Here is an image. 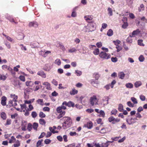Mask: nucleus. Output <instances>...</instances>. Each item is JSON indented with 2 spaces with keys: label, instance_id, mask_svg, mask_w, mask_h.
I'll return each mask as SVG.
<instances>
[{
  "label": "nucleus",
  "instance_id": "obj_1",
  "mask_svg": "<svg viewBox=\"0 0 147 147\" xmlns=\"http://www.w3.org/2000/svg\"><path fill=\"white\" fill-rule=\"evenodd\" d=\"M61 120L64 121V122L62 123V127L64 129H66L71 126L72 123V121L70 117H65Z\"/></svg>",
  "mask_w": 147,
  "mask_h": 147
},
{
  "label": "nucleus",
  "instance_id": "obj_2",
  "mask_svg": "<svg viewBox=\"0 0 147 147\" xmlns=\"http://www.w3.org/2000/svg\"><path fill=\"white\" fill-rule=\"evenodd\" d=\"M98 99L97 98L96 96L94 95L91 97L89 100L90 105L91 106L98 105Z\"/></svg>",
  "mask_w": 147,
  "mask_h": 147
},
{
  "label": "nucleus",
  "instance_id": "obj_3",
  "mask_svg": "<svg viewBox=\"0 0 147 147\" xmlns=\"http://www.w3.org/2000/svg\"><path fill=\"white\" fill-rule=\"evenodd\" d=\"M84 28L88 30V32H92L95 29L96 26L95 24H90L87 26H85Z\"/></svg>",
  "mask_w": 147,
  "mask_h": 147
},
{
  "label": "nucleus",
  "instance_id": "obj_4",
  "mask_svg": "<svg viewBox=\"0 0 147 147\" xmlns=\"http://www.w3.org/2000/svg\"><path fill=\"white\" fill-rule=\"evenodd\" d=\"M57 113H60L57 117L58 119H60L65 114V111H62V109L60 107H58L57 108Z\"/></svg>",
  "mask_w": 147,
  "mask_h": 147
},
{
  "label": "nucleus",
  "instance_id": "obj_5",
  "mask_svg": "<svg viewBox=\"0 0 147 147\" xmlns=\"http://www.w3.org/2000/svg\"><path fill=\"white\" fill-rule=\"evenodd\" d=\"M100 57L102 59H108L110 58V56L105 52H101L99 54Z\"/></svg>",
  "mask_w": 147,
  "mask_h": 147
},
{
  "label": "nucleus",
  "instance_id": "obj_6",
  "mask_svg": "<svg viewBox=\"0 0 147 147\" xmlns=\"http://www.w3.org/2000/svg\"><path fill=\"white\" fill-rule=\"evenodd\" d=\"M140 32V30L137 29L136 30H134L133 32L131 33V37H134L135 35H138Z\"/></svg>",
  "mask_w": 147,
  "mask_h": 147
},
{
  "label": "nucleus",
  "instance_id": "obj_7",
  "mask_svg": "<svg viewBox=\"0 0 147 147\" xmlns=\"http://www.w3.org/2000/svg\"><path fill=\"white\" fill-rule=\"evenodd\" d=\"M84 127H87L88 129H91L92 127V124L91 121H89L86 124H85L84 125Z\"/></svg>",
  "mask_w": 147,
  "mask_h": 147
},
{
  "label": "nucleus",
  "instance_id": "obj_8",
  "mask_svg": "<svg viewBox=\"0 0 147 147\" xmlns=\"http://www.w3.org/2000/svg\"><path fill=\"white\" fill-rule=\"evenodd\" d=\"M43 85H45L46 87V89L47 90H50L51 89V85L48 82H45L43 83Z\"/></svg>",
  "mask_w": 147,
  "mask_h": 147
},
{
  "label": "nucleus",
  "instance_id": "obj_9",
  "mask_svg": "<svg viewBox=\"0 0 147 147\" xmlns=\"http://www.w3.org/2000/svg\"><path fill=\"white\" fill-rule=\"evenodd\" d=\"M40 52L42 53V54H43L42 56L44 57H46L48 54L51 53L50 51H45V50L44 51H41Z\"/></svg>",
  "mask_w": 147,
  "mask_h": 147
},
{
  "label": "nucleus",
  "instance_id": "obj_10",
  "mask_svg": "<svg viewBox=\"0 0 147 147\" xmlns=\"http://www.w3.org/2000/svg\"><path fill=\"white\" fill-rule=\"evenodd\" d=\"M38 25V24L36 22H31L29 24V26L30 27H37Z\"/></svg>",
  "mask_w": 147,
  "mask_h": 147
},
{
  "label": "nucleus",
  "instance_id": "obj_11",
  "mask_svg": "<svg viewBox=\"0 0 147 147\" xmlns=\"http://www.w3.org/2000/svg\"><path fill=\"white\" fill-rule=\"evenodd\" d=\"M37 75L44 78H45L46 77V74L43 71H38L37 73Z\"/></svg>",
  "mask_w": 147,
  "mask_h": 147
},
{
  "label": "nucleus",
  "instance_id": "obj_12",
  "mask_svg": "<svg viewBox=\"0 0 147 147\" xmlns=\"http://www.w3.org/2000/svg\"><path fill=\"white\" fill-rule=\"evenodd\" d=\"M118 75L119 78L123 79L124 78L125 74H124L123 72L121 71L119 72Z\"/></svg>",
  "mask_w": 147,
  "mask_h": 147
},
{
  "label": "nucleus",
  "instance_id": "obj_13",
  "mask_svg": "<svg viewBox=\"0 0 147 147\" xmlns=\"http://www.w3.org/2000/svg\"><path fill=\"white\" fill-rule=\"evenodd\" d=\"M6 98L5 97L3 96L1 98V104L3 106H5L6 105Z\"/></svg>",
  "mask_w": 147,
  "mask_h": 147
},
{
  "label": "nucleus",
  "instance_id": "obj_14",
  "mask_svg": "<svg viewBox=\"0 0 147 147\" xmlns=\"http://www.w3.org/2000/svg\"><path fill=\"white\" fill-rule=\"evenodd\" d=\"M78 91L74 88H73L72 90L70 91V94L71 95H74L78 93Z\"/></svg>",
  "mask_w": 147,
  "mask_h": 147
},
{
  "label": "nucleus",
  "instance_id": "obj_15",
  "mask_svg": "<svg viewBox=\"0 0 147 147\" xmlns=\"http://www.w3.org/2000/svg\"><path fill=\"white\" fill-rule=\"evenodd\" d=\"M131 33H130L129 34V36L126 39L127 42L129 43H131L132 42V37H131Z\"/></svg>",
  "mask_w": 147,
  "mask_h": 147
},
{
  "label": "nucleus",
  "instance_id": "obj_16",
  "mask_svg": "<svg viewBox=\"0 0 147 147\" xmlns=\"http://www.w3.org/2000/svg\"><path fill=\"white\" fill-rule=\"evenodd\" d=\"M36 102L38 104L42 106H43L44 104L43 100L42 99H38L37 100Z\"/></svg>",
  "mask_w": 147,
  "mask_h": 147
},
{
  "label": "nucleus",
  "instance_id": "obj_17",
  "mask_svg": "<svg viewBox=\"0 0 147 147\" xmlns=\"http://www.w3.org/2000/svg\"><path fill=\"white\" fill-rule=\"evenodd\" d=\"M93 76L96 80H97L99 78L100 75L98 73H95L93 74Z\"/></svg>",
  "mask_w": 147,
  "mask_h": 147
},
{
  "label": "nucleus",
  "instance_id": "obj_18",
  "mask_svg": "<svg viewBox=\"0 0 147 147\" xmlns=\"http://www.w3.org/2000/svg\"><path fill=\"white\" fill-rule=\"evenodd\" d=\"M113 34V31L111 29H110L107 32V34L109 36H111Z\"/></svg>",
  "mask_w": 147,
  "mask_h": 147
},
{
  "label": "nucleus",
  "instance_id": "obj_19",
  "mask_svg": "<svg viewBox=\"0 0 147 147\" xmlns=\"http://www.w3.org/2000/svg\"><path fill=\"white\" fill-rule=\"evenodd\" d=\"M1 117L3 120H5L6 119V115L4 112H2L1 113Z\"/></svg>",
  "mask_w": 147,
  "mask_h": 147
},
{
  "label": "nucleus",
  "instance_id": "obj_20",
  "mask_svg": "<svg viewBox=\"0 0 147 147\" xmlns=\"http://www.w3.org/2000/svg\"><path fill=\"white\" fill-rule=\"evenodd\" d=\"M108 14L110 16L113 15V11L112 9L109 7H108L107 9Z\"/></svg>",
  "mask_w": 147,
  "mask_h": 147
},
{
  "label": "nucleus",
  "instance_id": "obj_21",
  "mask_svg": "<svg viewBox=\"0 0 147 147\" xmlns=\"http://www.w3.org/2000/svg\"><path fill=\"white\" fill-rule=\"evenodd\" d=\"M118 109L120 112L123 111V107L122 104H120L119 105Z\"/></svg>",
  "mask_w": 147,
  "mask_h": 147
},
{
  "label": "nucleus",
  "instance_id": "obj_22",
  "mask_svg": "<svg viewBox=\"0 0 147 147\" xmlns=\"http://www.w3.org/2000/svg\"><path fill=\"white\" fill-rule=\"evenodd\" d=\"M142 85V83L140 81L137 82H135L134 84L136 88H138Z\"/></svg>",
  "mask_w": 147,
  "mask_h": 147
},
{
  "label": "nucleus",
  "instance_id": "obj_23",
  "mask_svg": "<svg viewBox=\"0 0 147 147\" xmlns=\"http://www.w3.org/2000/svg\"><path fill=\"white\" fill-rule=\"evenodd\" d=\"M39 122L40 124L45 125L46 123L45 121L42 119H40L39 120Z\"/></svg>",
  "mask_w": 147,
  "mask_h": 147
},
{
  "label": "nucleus",
  "instance_id": "obj_24",
  "mask_svg": "<svg viewBox=\"0 0 147 147\" xmlns=\"http://www.w3.org/2000/svg\"><path fill=\"white\" fill-rule=\"evenodd\" d=\"M11 96L13 98V101L14 102H16L17 101V95H15V94H14L12 95V94H11Z\"/></svg>",
  "mask_w": 147,
  "mask_h": 147
},
{
  "label": "nucleus",
  "instance_id": "obj_25",
  "mask_svg": "<svg viewBox=\"0 0 147 147\" xmlns=\"http://www.w3.org/2000/svg\"><path fill=\"white\" fill-rule=\"evenodd\" d=\"M55 63L58 65H60L61 64V61L59 59H57L55 61Z\"/></svg>",
  "mask_w": 147,
  "mask_h": 147
},
{
  "label": "nucleus",
  "instance_id": "obj_26",
  "mask_svg": "<svg viewBox=\"0 0 147 147\" xmlns=\"http://www.w3.org/2000/svg\"><path fill=\"white\" fill-rule=\"evenodd\" d=\"M3 35L4 36H5V37H6V39H7V40H9V41L11 42H12L13 41L12 39L10 37L5 35V34H4L3 33Z\"/></svg>",
  "mask_w": 147,
  "mask_h": 147
},
{
  "label": "nucleus",
  "instance_id": "obj_27",
  "mask_svg": "<svg viewBox=\"0 0 147 147\" xmlns=\"http://www.w3.org/2000/svg\"><path fill=\"white\" fill-rule=\"evenodd\" d=\"M38 126V123H34L33 125V128L36 130H37V129Z\"/></svg>",
  "mask_w": 147,
  "mask_h": 147
},
{
  "label": "nucleus",
  "instance_id": "obj_28",
  "mask_svg": "<svg viewBox=\"0 0 147 147\" xmlns=\"http://www.w3.org/2000/svg\"><path fill=\"white\" fill-rule=\"evenodd\" d=\"M125 86L127 88H132L133 87V85L131 83H128L126 84Z\"/></svg>",
  "mask_w": 147,
  "mask_h": 147
},
{
  "label": "nucleus",
  "instance_id": "obj_29",
  "mask_svg": "<svg viewBox=\"0 0 147 147\" xmlns=\"http://www.w3.org/2000/svg\"><path fill=\"white\" fill-rule=\"evenodd\" d=\"M76 8V7L74 8L73 9V11L71 14V16L73 17H75L76 16V13L75 12V10Z\"/></svg>",
  "mask_w": 147,
  "mask_h": 147
},
{
  "label": "nucleus",
  "instance_id": "obj_30",
  "mask_svg": "<svg viewBox=\"0 0 147 147\" xmlns=\"http://www.w3.org/2000/svg\"><path fill=\"white\" fill-rule=\"evenodd\" d=\"M37 114L35 111H32V112L31 116L33 118H35L37 117Z\"/></svg>",
  "mask_w": 147,
  "mask_h": 147
},
{
  "label": "nucleus",
  "instance_id": "obj_31",
  "mask_svg": "<svg viewBox=\"0 0 147 147\" xmlns=\"http://www.w3.org/2000/svg\"><path fill=\"white\" fill-rule=\"evenodd\" d=\"M68 106L69 107H73L74 106V104L71 101H69L68 102Z\"/></svg>",
  "mask_w": 147,
  "mask_h": 147
},
{
  "label": "nucleus",
  "instance_id": "obj_32",
  "mask_svg": "<svg viewBox=\"0 0 147 147\" xmlns=\"http://www.w3.org/2000/svg\"><path fill=\"white\" fill-rule=\"evenodd\" d=\"M131 100L134 104H136L138 103L137 100L134 97H131Z\"/></svg>",
  "mask_w": 147,
  "mask_h": 147
},
{
  "label": "nucleus",
  "instance_id": "obj_33",
  "mask_svg": "<svg viewBox=\"0 0 147 147\" xmlns=\"http://www.w3.org/2000/svg\"><path fill=\"white\" fill-rule=\"evenodd\" d=\"M99 53V49H96L95 50L93 51L94 54L95 55H98Z\"/></svg>",
  "mask_w": 147,
  "mask_h": 147
},
{
  "label": "nucleus",
  "instance_id": "obj_34",
  "mask_svg": "<svg viewBox=\"0 0 147 147\" xmlns=\"http://www.w3.org/2000/svg\"><path fill=\"white\" fill-rule=\"evenodd\" d=\"M91 83L92 84L94 87H96L98 86V84L97 83H96L93 80H92L91 82Z\"/></svg>",
  "mask_w": 147,
  "mask_h": 147
},
{
  "label": "nucleus",
  "instance_id": "obj_35",
  "mask_svg": "<svg viewBox=\"0 0 147 147\" xmlns=\"http://www.w3.org/2000/svg\"><path fill=\"white\" fill-rule=\"evenodd\" d=\"M77 51L75 48H73L71 49H69L68 50V51L69 53H73L76 52Z\"/></svg>",
  "mask_w": 147,
  "mask_h": 147
},
{
  "label": "nucleus",
  "instance_id": "obj_36",
  "mask_svg": "<svg viewBox=\"0 0 147 147\" xmlns=\"http://www.w3.org/2000/svg\"><path fill=\"white\" fill-rule=\"evenodd\" d=\"M143 40L142 39L138 40V45L140 46H144V45L142 43Z\"/></svg>",
  "mask_w": 147,
  "mask_h": 147
},
{
  "label": "nucleus",
  "instance_id": "obj_37",
  "mask_svg": "<svg viewBox=\"0 0 147 147\" xmlns=\"http://www.w3.org/2000/svg\"><path fill=\"white\" fill-rule=\"evenodd\" d=\"M39 115V117L41 118H44L46 116L42 112H40Z\"/></svg>",
  "mask_w": 147,
  "mask_h": 147
},
{
  "label": "nucleus",
  "instance_id": "obj_38",
  "mask_svg": "<svg viewBox=\"0 0 147 147\" xmlns=\"http://www.w3.org/2000/svg\"><path fill=\"white\" fill-rule=\"evenodd\" d=\"M6 78V77L4 75H1L0 74V80H5Z\"/></svg>",
  "mask_w": 147,
  "mask_h": 147
},
{
  "label": "nucleus",
  "instance_id": "obj_39",
  "mask_svg": "<svg viewBox=\"0 0 147 147\" xmlns=\"http://www.w3.org/2000/svg\"><path fill=\"white\" fill-rule=\"evenodd\" d=\"M20 146V142L18 140L16 141V144L13 145L14 147H18Z\"/></svg>",
  "mask_w": 147,
  "mask_h": 147
},
{
  "label": "nucleus",
  "instance_id": "obj_40",
  "mask_svg": "<svg viewBox=\"0 0 147 147\" xmlns=\"http://www.w3.org/2000/svg\"><path fill=\"white\" fill-rule=\"evenodd\" d=\"M32 129V125L30 123H29L27 129L29 131H30Z\"/></svg>",
  "mask_w": 147,
  "mask_h": 147
},
{
  "label": "nucleus",
  "instance_id": "obj_41",
  "mask_svg": "<svg viewBox=\"0 0 147 147\" xmlns=\"http://www.w3.org/2000/svg\"><path fill=\"white\" fill-rule=\"evenodd\" d=\"M20 106L22 109L23 110L26 109V106L25 104H24L23 105L21 104Z\"/></svg>",
  "mask_w": 147,
  "mask_h": 147
},
{
  "label": "nucleus",
  "instance_id": "obj_42",
  "mask_svg": "<svg viewBox=\"0 0 147 147\" xmlns=\"http://www.w3.org/2000/svg\"><path fill=\"white\" fill-rule=\"evenodd\" d=\"M139 59L140 62H143L144 60V58L143 55H141L139 57Z\"/></svg>",
  "mask_w": 147,
  "mask_h": 147
},
{
  "label": "nucleus",
  "instance_id": "obj_43",
  "mask_svg": "<svg viewBox=\"0 0 147 147\" xmlns=\"http://www.w3.org/2000/svg\"><path fill=\"white\" fill-rule=\"evenodd\" d=\"M109 145V144L107 142L106 143H103L101 144L102 147H107Z\"/></svg>",
  "mask_w": 147,
  "mask_h": 147
},
{
  "label": "nucleus",
  "instance_id": "obj_44",
  "mask_svg": "<svg viewBox=\"0 0 147 147\" xmlns=\"http://www.w3.org/2000/svg\"><path fill=\"white\" fill-rule=\"evenodd\" d=\"M51 140L49 139H47L45 140V143L46 144H49L51 142Z\"/></svg>",
  "mask_w": 147,
  "mask_h": 147
},
{
  "label": "nucleus",
  "instance_id": "obj_45",
  "mask_svg": "<svg viewBox=\"0 0 147 147\" xmlns=\"http://www.w3.org/2000/svg\"><path fill=\"white\" fill-rule=\"evenodd\" d=\"M42 141V140H39V141H38L37 142L36 144V146L38 147L41 144Z\"/></svg>",
  "mask_w": 147,
  "mask_h": 147
},
{
  "label": "nucleus",
  "instance_id": "obj_46",
  "mask_svg": "<svg viewBox=\"0 0 147 147\" xmlns=\"http://www.w3.org/2000/svg\"><path fill=\"white\" fill-rule=\"evenodd\" d=\"M111 60L112 62H116L117 61V58L116 57H113L111 58Z\"/></svg>",
  "mask_w": 147,
  "mask_h": 147
},
{
  "label": "nucleus",
  "instance_id": "obj_47",
  "mask_svg": "<svg viewBox=\"0 0 147 147\" xmlns=\"http://www.w3.org/2000/svg\"><path fill=\"white\" fill-rule=\"evenodd\" d=\"M136 118H138L139 119H140L142 117L141 115L139 112H138L136 113Z\"/></svg>",
  "mask_w": 147,
  "mask_h": 147
},
{
  "label": "nucleus",
  "instance_id": "obj_48",
  "mask_svg": "<svg viewBox=\"0 0 147 147\" xmlns=\"http://www.w3.org/2000/svg\"><path fill=\"white\" fill-rule=\"evenodd\" d=\"M52 83L56 86H57L58 85L57 82L55 80L53 79L52 81Z\"/></svg>",
  "mask_w": 147,
  "mask_h": 147
},
{
  "label": "nucleus",
  "instance_id": "obj_49",
  "mask_svg": "<svg viewBox=\"0 0 147 147\" xmlns=\"http://www.w3.org/2000/svg\"><path fill=\"white\" fill-rule=\"evenodd\" d=\"M128 24L127 23L124 22L123 24L122 25V27L123 28L125 29L128 26Z\"/></svg>",
  "mask_w": 147,
  "mask_h": 147
},
{
  "label": "nucleus",
  "instance_id": "obj_50",
  "mask_svg": "<svg viewBox=\"0 0 147 147\" xmlns=\"http://www.w3.org/2000/svg\"><path fill=\"white\" fill-rule=\"evenodd\" d=\"M19 78L22 81L24 82L25 80V77L24 76H20L19 77Z\"/></svg>",
  "mask_w": 147,
  "mask_h": 147
},
{
  "label": "nucleus",
  "instance_id": "obj_51",
  "mask_svg": "<svg viewBox=\"0 0 147 147\" xmlns=\"http://www.w3.org/2000/svg\"><path fill=\"white\" fill-rule=\"evenodd\" d=\"M43 110L45 111H50V108L48 107H45L43 109Z\"/></svg>",
  "mask_w": 147,
  "mask_h": 147
},
{
  "label": "nucleus",
  "instance_id": "obj_52",
  "mask_svg": "<svg viewBox=\"0 0 147 147\" xmlns=\"http://www.w3.org/2000/svg\"><path fill=\"white\" fill-rule=\"evenodd\" d=\"M100 115H101L102 117H104L105 116V113L104 111H102L101 110L100 111Z\"/></svg>",
  "mask_w": 147,
  "mask_h": 147
},
{
  "label": "nucleus",
  "instance_id": "obj_53",
  "mask_svg": "<svg viewBox=\"0 0 147 147\" xmlns=\"http://www.w3.org/2000/svg\"><path fill=\"white\" fill-rule=\"evenodd\" d=\"M127 105L129 107H133L134 106V105L131 103L130 101H128L127 103Z\"/></svg>",
  "mask_w": 147,
  "mask_h": 147
},
{
  "label": "nucleus",
  "instance_id": "obj_54",
  "mask_svg": "<svg viewBox=\"0 0 147 147\" xmlns=\"http://www.w3.org/2000/svg\"><path fill=\"white\" fill-rule=\"evenodd\" d=\"M116 83V81L115 80H114L113 81L111 82V86L112 88H113V87L114 85Z\"/></svg>",
  "mask_w": 147,
  "mask_h": 147
},
{
  "label": "nucleus",
  "instance_id": "obj_55",
  "mask_svg": "<svg viewBox=\"0 0 147 147\" xmlns=\"http://www.w3.org/2000/svg\"><path fill=\"white\" fill-rule=\"evenodd\" d=\"M11 120L10 119H8L7 120L6 123L5 125H9L11 123Z\"/></svg>",
  "mask_w": 147,
  "mask_h": 147
},
{
  "label": "nucleus",
  "instance_id": "obj_56",
  "mask_svg": "<svg viewBox=\"0 0 147 147\" xmlns=\"http://www.w3.org/2000/svg\"><path fill=\"white\" fill-rule=\"evenodd\" d=\"M114 119L115 118H114L113 116H111L108 119V120L109 122H112L113 121H114Z\"/></svg>",
  "mask_w": 147,
  "mask_h": 147
},
{
  "label": "nucleus",
  "instance_id": "obj_57",
  "mask_svg": "<svg viewBox=\"0 0 147 147\" xmlns=\"http://www.w3.org/2000/svg\"><path fill=\"white\" fill-rule=\"evenodd\" d=\"M140 98L141 100L142 101H144L146 99L145 96L143 95H141L140 96Z\"/></svg>",
  "mask_w": 147,
  "mask_h": 147
},
{
  "label": "nucleus",
  "instance_id": "obj_58",
  "mask_svg": "<svg viewBox=\"0 0 147 147\" xmlns=\"http://www.w3.org/2000/svg\"><path fill=\"white\" fill-rule=\"evenodd\" d=\"M45 135L46 134L44 132L42 133L40 136L39 137L38 139L43 138Z\"/></svg>",
  "mask_w": 147,
  "mask_h": 147
},
{
  "label": "nucleus",
  "instance_id": "obj_59",
  "mask_svg": "<svg viewBox=\"0 0 147 147\" xmlns=\"http://www.w3.org/2000/svg\"><path fill=\"white\" fill-rule=\"evenodd\" d=\"M75 72L77 74V75L78 76H80L82 74V72L81 71L78 70H76Z\"/></svg>",
  "mask_w": 147,
  "mask_h": 147
},
{
  "label": "nucleus",
  "instance_id": "obj_60",
  "mask_svg": "<svg viewBox=\"0 0 147 147\" xmlns=\"http://www.w3.org/2000/svg\"><path fill=\"white\" fill-rule=\"evenodd\" d=\"M96 45L98 48L102 46V44L101 42H97Z\"/></svg>",
  "mask_w": 147,
  "mask_h": 147
},
{
  "label": "nucleus",
  "instance_id": "obj_61",
  "mask_svg": "<svg viewBox=\"0 0 147 147\" xmlns=\"http://www.w3.org/2000/svg\"><path fill=\"white\" fill-rule=\"evenodd\" d=\"M117 112V111L116 109H114L111 112V114L112 115H115Z\"/></svg>",
  "mask_w": 147,
  "mask_h": 147
},
{
  "label": "nucleus",
  "instance_id": "obj_62",
  "mask_svg": "<svg viewBox=\"0 0 147 147\" xmlns=\"http://www.w3.org/2000/svg\"><path fill=\"white\" fill-rule=\"evenodd\" d=\"M5 45L8 49H10L11 48L10 44L8 42H6L5 43Z\"/></svg>",
  "mask_w": 147,
  "mask_h": 147
},
{
  "label": "nucleus",
  "instance_id": "obj_63",
  "mask_svg": "<svg viewBox=\"0 0 147 147\" xmlns=\"http://www.w3.org/2000/svg\"><path fill=\"white\" fill-rule=\"evenodd\" d=\"M94 111V110L92 109H88L86 110V111L87 112L89 113H91L93 112Z\"/></svg>",
  "mask_w": 147,
  "mask_h": 147
},
{
  "label": "nucleus",
  "instance_id": "obj_64",
  "mask_svg": "<svg viewBox=\"0 0 147 147\" xmlns=\"http://www.w3.org/2000/svg\"><path fill=\"white\" fill-rule=\"evenodd\" d=\"M57 138L60 141H62L63 140V138L61 136H59L57 137Z\"/></svg>",
  "mask_w": 147,
  "mask_h": 147
}]
</instances>
